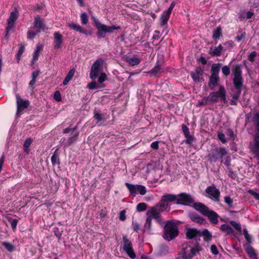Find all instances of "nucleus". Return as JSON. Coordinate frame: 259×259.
<instances>
[{"instance_id":"obj_1","label":"nucleus","mask_w":259,"mask_h":259,"mask_svg":"<svg viewBox=\"0 0 259 259\" xmlns=\"http://www.w3.org/2000/svg\"><path fill=\"white\" fill-rule=\"evenodd\" d=\"M179 231L177 225L172 221L166 222L164 228L163 238L168 241L174 239L179 235Z\"/></svg>"},{"instance_id":"obj_2","label":"nucleus","mask_w":259,"mask_h":259,"mask_svg":"<svg viewBox=\"0 0 259 259\" xmlns=\"http://www.w3.org/2000/svg\"><path fill=\"white\" fill-rule=\"evenodd\" d=\"M234 78L233 82L236 90H242L243 87V79L242 70L239 65H234L232 68Z\"/></svg>"},{"instance_id":"obj_3","label":"nucleus","mask_w":259,"mask_h":259,"mask_svg":"<svg viewBox=\"0 0 259 259\" xmlns=\"http://www.w3.org/2000/svg\"><path fill=\"white\" fill-rule=\"evenodd\" d=\"M243 234L246 241V244L244 245L245 250L249 257H255V255H257V254L254 248L250 245L252 243V237L248 234V231L246 229H243Z\"/></svg>"},{"instance_id":"obj_4","label":"nucleus","mask_w":259,"mask_h":259,"mask_svg":"<svg viewBox=\"0 0 259 259\" xmlns=\"http://www.w3.org/2000/svg\"><path fill=\"white\" fill-rule=\"evenodd\" d=\"M177 197L176 204L179 205L192 207V205L195 201L193 196L185 192L177 194Z\"/></svg>"},{"instance_id":"obj_5","label":"nucleus","mask_w":259,"mask_h":259,"mask_svg":"<svg viewBox=\"0 0 259 259\" xmlns=\"http://www.w3.org/2000/svg\"><path fill=\"white\" fill-rule=\"evenodd\" d=\"M177 198V195L166 193L161 197V200L158 203L160 205L162 210H166L168 208L169 211L170 207L168 203L173 202L176 204Z\"/></svg>"},{"instance_id":"obj_6","label":"nucleus","mask_w":259,"mask_h":259,"mask_svg":"<svg viewBox=\"0 0 259 259\" xmlns=\"http://www.w3.org/2000/svg\"><path fill=\"white\" fill-rule=\"evenodd\" d=\"M227 153V152L225 147L216 148L211 150V153L208 155L209 160L211 161L216 162L218 159H220L222 162L223 161L222 158Z\"/></svg>"},{"instance_id":"obj_7","label":"nucleus","mask_w":259,"mask_h":259,"mask_svg":"<svg viewBox=\"0 0 259 259\" xmlns=\"http://www.w3.org/2000/svg\"><path fill=\"white\" fill-rule=\"evenodd\" d=\"M119 29H120L119 26H107L98 22V37H105L107 33H111Z\"/></svg>"},{"instance_id":"obj_8","label":"nucleus","mask_w":259,"mask_h":259,"mask_svg":"<svg viewBox=\"0 0 259 259\" xmlns=\"http://www.w3.org/2000/svg\"><path fill=\"white\" fill-rule=\"evenodd\" d=\"M125 185L129 190L130 194L135 196L138 193L144 195L146 193V189L145 186L141 185H133L125 183Z\"/></svg>"},{"instance_id":"obj_9","label":"nucleus","mask_w":259,"mask_h":259,"mask_svg":"<svg viewBox=\"0 0 259 259\" xmlns=\"http://www.w3.org/2000/svg\"><path fill=\"white\" fill-rule=\"evenodd\" d=\"M205 193L211 199L214 201H219L220 196V192L218 189L216 188L214 185L207 187L205 190Z\"/></svg>"},{"instance_id":"obj_10","label":"nucleus","mask_w":259,"mask_h":259,"mask_svg":"<svg viewBox=\"0 0 259 259\" xmlns=\"http://www.w3.org/2000/svg\"><path fill=\"white\" fill-rule=\"evenodd\" d=\"M16 103H17V115L18 116H20L21 114L22 111L25 109L27 108L30 105L29 102L28 100H23L19 95V94H16Z\"/></svg>"},{"instance_id":"obj_11","label":"nucleus","mask_w":259,"mask_h":259,"mask_svg":"<svg viewBox=\"0 0 259 259\" xmlns=\"http://www.w3.org/2000/svg\"><path fill=\"white\" fill-rule=\"evenodd\" d=\"M203 69L201 67L198 66L196 69L190 72V75L194 82L198 83L204 80L203 78Z\"/></svg>"},{"instance_id":"obj_12","label":"nucleus","mask_w":259,"mask_h":259,"mask_svg":"<svg viewBox=\"0 0 259 259\" xmlns=\"http://www.w3.org/2000/svg\"><path fill=\"white\" fill-rule=\"evenodd\" d=\"M109 80L107 74L103 71H99V61H98V90L106 87L104 82Z\"/></svg>"},{"instance_id":"obj_13","label":"nucleus","mask_w":259,"mask_h":259,"mask_svg":"<svg viewBox=\"0 0 259 259\" xmlns=\"http://www.w3.org/2000/svg\"><path fill=\"white\" fill-rule=\"evenodd\" d=\"M163 62L162 61L157 60L154 67L149 71L147 72L151 77H155L158 74L163 71L162 66Z\"/></svg>"},{"instance_id":"obj_14","label":"nucleus","mask_w":259,"mask_h":259,"mask_svg":"<svg viewBox=\"0 0 259 259\" xmlns=\"http://www.w3.org/2000/svg\"><path fill=\"white\" fill-rule=\"evenodd\" d=\"M165 210H162V208L159 203H157L155 206L152 207L147 212V215L148 217H153L154 219L157 218V216L160 214V212H163Z\"/></svg>"},{"instance_id":"obj_15","label":"nucleus","mask_w":259,"mask_h":259,"mask_svg":"<svg viewBox=\"0 0 259 259\" xmlns=\"http://www.w3.org/2000/svg\"><path fill=\"white\" fill-rule=\"evenodd\" d=\"M192 207L204 216L207 214L209 210V208L206 205L201 202H195L194 201Z\"/></svg>"},{"instance_id":"obj_16","label":"nucleus","mask_w":259,"mask_h":259,"mask_svg":"<svg viewBox=\"0 0 259 259\" xmlns=\"http://www.w3.org/2000/svg\"><path fill=\"white\" fill-rule=\"evenodd\" d=\"M34 27L36 29L37 32H40L41 30L48 29L46 28L44 19L38 16L34 18Z\"/></svg>"},{"instance_id":"obj_17","label":"nucleus","mask_w":259,"mask_h":259,"mask_svg":"<svg viewBox=\"0 0 259 259\" xmlns=\"http://www.w3.org/2000/svg\"><path fill=\"white\" fill-rule=\"evenodd\" d=\"M18 17V12L15 10L11 12L10 16L8 19V29L14 28L15 22Z\"/></svg>"},{"instance_id":"obj_18","label":"nucleus","mask_w":259,"mask_h":259,"mask_svg":"<svg viewBox=\"0 0 259 259\" xmlns=\"http://www.w3.org/2000/svg\"><path fill=\"white\" fill-rule=\"evenodd\" d=\"M54 48L55 49H59L62 48L63 44V36L58 32H56L54 34Z\"/></svg>"},{"instance_id":"obj_19","label":"nucleus","mask_w":259,"mask_h":259,"mask_svg":"<svg viewBox=\"0 0 259 259\" xmlns=\"http://www.w3.org/2000/svg\"><path fill=\"white\" fill-rule=\"evenodd\" d=\"M205 216L208 218V219L212 224L216 225L218 223L219 215L214 211L209 209L207 214Z\"/></svg>"},{"instance_id":"obj_20","label":"nucleus","mask_w":259,"mask_h":259,"mask_svg":"<svg viewBox=\"0 0 259 259\" xmlns=\"http://www.w3.org/2000/svg\"><path fill=\"white\" fill-rule=\"evenodd\" d=\"M220 77L219 75H215L214 73L211 74L208 81V85L211 90H213L215 87L218 85Z\"/></svg>"},{"instance_id":"obj_21","label":"nucleus","mask_w":259,"mask_h":259,"mask_svg":"<svg viewBox=\"0 0 259 259\" xmlns=\"http://www.w3.org/2000/svg\"><path fill=\"white\" fill-rule=\"evenodd\" d=\"M200 231L196 228H188L186 230V236L187 238L191 239L194 237L199 236Z\"/></svg>"},{"instance_id":"obj_22","label":"nucleus","mask_w":259,"mask_h":259,"mask_svg":"<svg viewBox=\"0 0 259 259\" xmlns=\"http://www.w3.org/2000/svg\"><path fill=\"white\" fill-rule=\"evenodd\" d=\"M223 49V48L221 45H219L218 47H211L208 53L212 56H220Z\"/></svg>"},{"instance_id":"obj_23","label":"nucleus","mask_w":259,"mask_h":259,"mask_svg":"<svg viewBox=\"0 0 259 259\" xmlns=\"http://www.w3.org/2000/svg\"><path fill=\"white\" fill-rule=\"evenodd\" d=\"M188 217L192 222L200 224H203L205 221L204 218L195 212H190L188 214Z\"/></svg>"},{"instance_id":"obj_24","label":"nucleus","mask_w":259,"mask_h":259,"mask_svg":"<svg viewBox=\"0 0 259 259\" xmlns=\"http://www.w3.org/2000/svg\"><path fill=\"white\" fill-rule=\"evenodd\" d=\"M125 60L131 66L137 65L141 62V59L136 56L134 57L127 56L125 58Z\"/></svg>"},{"instance_id":"obj_25","label":"nucleus","mask_w":259,"mask_h":259,"mask_svg":"<svg viewBox=\"0 0 259 259\" xmlns=\"http://www.w3.org/2000/svg\"><path fill=\"white\" fill-rule=\"evenodd\" d=\"M90 77L93 80L97 78V60L95 61L91 67Z\"/></svg>"},{"instance_id":"obj_26","label":"nucleus","mask_w":259,"mask_h":259,"mask_svg":"<svg viewBox=\"0 0 259 259\" xmlns=\"http://www.w3.org/2000/svg\"><path fill=\"white\" fill-rule=\"evenodd\" d=\"M199 236H203L204 241L205 242H209L212 238L211 233L207 229H205L202 232H200Z\"/></svg>"},{"instance_id":"obj_27","label":"nucleus","mask_w":259,"mask_h":259,"mask_svg":"<svg viewBox=\"0 0 259 259\" xmlns=\"http://www.w3.org/2000/svg\"><path fill=\"white\" fill-rule=\"evenodd\" d=\"M42 50V46L41 45H37L33 55V58L31 63L34 64V62L38 59L39 53Z\"/></svg>"},{"instance_id":"obj_28","label":"nucleus","mask_w":259,"mask_h":259,"mask_svg":"<svg viewBox=\"0 0 259 259\" xmlns=\"http://www.w3.org/2000/svg\"><path fill=\"white\" fill-rule=\"evenodd\" d=\"M170 15V14L166 11L163 12L160 17L161 25L162 26L167 24Z\"/></svg>"},{"instance_id":"obj_29","label":"nucleus","mask_w":259,"mask_h":259,"mask_svg":"<svg viewBox=\"0 0 259 259\" xmlns=\"http://www.w3.org/2000/svg\"><path fill=\"white\" fill-rule=\"evenodd\" d=\"M254 140L255 141V146L256 147L254 150V154L259 157V133H257L254 136Z\"/></svg>"},{"instance_id":"obj_30","label":"nucleus","mask_w":259,"mask_h":259,"mask_svg":"<svg viewBox=\"0 0 259 259\" xmlns=\"http://www.w3.org/2000/svg\"><path fill=\"white\" fill-rule=\"evenodd\" d=\"M79 133L77 132L74 135L71 137H70L68 138L67 141L64 144L65 147H69L72 144L74 143L76 141L78 137Z\"/></svg>"},{"instance_id":"obj_31","label":"nucleus","mask_w":259,"mask_h":259,"mask_svg":"<svg viewBox=\"0 0 259 259\" xmlns=\"http://www.w3.org/2000/svg\"><path fill=\"white\" fill-rule=\"evenodd\" d=\"M75 70L74 69H71L66 76L63 82V84L64 85H66L68 83V82L70 81V80L71 79L72 77L73 76L74 74Z\"/></svg>"},{"instance_id":"obj_32","label":"nucleus","mask_w":259,"mask_h":259,"mask_svg":"<svg viewBox=\"0 0 259 259\" xmlns=\"http://www.w3.org/2000/svg\"><path fill=\"white\" fill-rule=\"evenodd\" d=\"M220 229L227 234H231L233 233V230L231 227L226 224L221 225Z\"/></svg>"},{"instance_id":"obj_33","label":"nucleus","mask_w":259,"mask_h":259,"mask_svg":"<svg viewBox=\"0 0 259 259\" xmlns=\"http://www.w3.org/2000/svg\"><path fill=\"white\" fill-rule=\"evenodd\" d=\"M32 141H33V140H32V138L29 137V138H27L25 140V141L24 143V144H23L24 150V152H25L27 154L29 153V147L30 146V145L31 144Z\"/></svg>"},{"instance_id":"obj_34","label":"nucleus","mask_w":259,"mask_h":259,"mask_svg":"<svg viewBox=\"0 0 259 259\" xmlns=\"http://www.w3.org/2000/svg\"><path fill=\"white\" fill-rule=\"evenodd\" d=\"M57 150H56L53 155L51 157V161L52 164L53 165H59L60 164V159L59 155L57 153Z\"/></svg>"},{"instance_id":"obj_35","label":"nucleus","mask_w":259,"mask_h":259,"mask_svg":"<svg viewBox=\"0 0 259 259\" xmlns=\"http://www.w3.org/2000/svg\"><path fill=\"white\" fill-rule=\"evenodd\" d=\"M122 242H123V249L131 247L133 246L131 240H130L126 235H123L122 237Z\"/></svg>"},{"instance_id":"obj_36","label":"nucleus","mask_w":259,"mask_h":259,"mask_svg":"<svg viewBox=\"0 0 259 259\" xmlns=\"http://www.w3.org/2000/svg\"><path fill=\"white\" fill-rule=\"evenodd\" d=\"M222 35V28L218 27L213 32L212 38L214 40H218Z\"/></svg>"},{"instance_id":"obj_37","label":"nucleus","mask_w":259,"mask_h":259,"mask_svg":"<svg viewBox=\"0 0 259 259\" xmlns=\"http://www.w3.org/2000/svg\"><path fill=\"white\" fill-rule=\"evenodd\" d=\"M221 65L219 63L213 64L211 68L210 73L211 74L213 73L215 75H219V73L220 70Z\"/></svg>"},{"instance_id":"obj_38","label":"nucleus","mask_w":259,"mask_h":259,"mask_svg":"<svg viewBox=\"0 0 259 259\" xmlns=\"http://www.w3.org/2000/svg\"><path fill=\"white\" fill-rule=\"evenodd\" d=\"M123 251H125L126 254L128 255L129 257H130L132 259H134L136 258V254L134 251V249L133 248V246L131 247H127L126 248L123 249Z\"/></svg>"},{"instance_id":"obj_39","label":"nucleus","mask_w":259,"mask_h":259,"mask_svg":"<svg viewBox=\"0 0 259 259\" xmlns=\"http://www.w3.org/2000/svg\"><path fill=\"white\" fill-rule=\"evenodd\" d=\"M69 27L77 31H79L81 33H84V30L81 28V27L77 24L72 23L69 25Z\"/></svg>"},{"instance_id":"obj_40","label":"nucleus","mask_w":259,"mask_h":259,"mask_svg":"<svg viewBox=\"0 0 259 259\" xmlns=\"http://www.w3.org/2000/svg\"><path fill=\"white\" fill-rule=\"evenodd\" d=\"M217 94V93L211 92L209 94L208 97H207V100L209 101L212 102L213 103H215L218 102V97L216 96Z\"/></svg>"},{"instance_id":"obj_41","label":"nucleus","mask_w":259,"mask_h":259,"mask_svg":"<svg viewBox=\"0 0 259 259\" xmlns=\"http://www.w3.org/2000/svg\"><path fill=\"white\" fill-rule=\"evenodd\" d=\"M147 208V204L145 203H139L137 205V210L138 212H141L145 210Z\"/></svg>"},{"instance_id":"obj_42","label":"nucleus","mask_w":259,"mask_h":259,"mask_svg":"<svg viewBox=\"0 0 259 259\" xmlns=\"http://www.w3.org/2000/svg\"><path fill=\"white\" fill-rule=\"evenodd\" d=\"M2 244L10 252H12L14 250V245L9 242H4Z\"/></svg>"},{"instance_id":"obj_43","label":"nucleus","mask_w":259,"mask_h":259,"mask_svg":"<svg viewBox=\"0 0 259 259\" xmlns=\"http://www.w3.org/2000/svg\"><path fill=\"white\" fill-rule=\"evenodd\" d=\"M9 222H11V225L12 229L15 231L18 224V220L17 219H12L11 218H8Z\"/></svg>"},{"instance_id":"obj_44","label":"nucleus","mask_w":259,"mask_h":259,"mask_svg":"<svg viewBox=\"0 0 259 259\" xmlns=\"http://www.w3.org/2000/svg\"><path fill=\"white\" fill-rule=\"evenodd\" d=\"M152 219L151 217H148L144 224V228L145 229L150 230L151 227Z\"/></svg>"},{"instance_id":"obj_45","label":"nucleus","mask_w":259,"mask_h":259,"mask_svg":"<svg viewBox=\"0 0 259 259\" xmlns=\"http://www.w3.org/2000/svg\"><path fill=\"white\" fill-rule=\"evenodd\" d=\"M230 224L239 232H241L242 231L241 225L239 223H238L234 221H231L230 222Z\"/></svg>"},{"instance_id":"obj_46","label":"nucleus","mask_w":259,"mask_h":259,"mask_svg":"<svg viewBox=\"0 0 259 259\" xmlns=\"http://www.w3.org/2000/svg\"><path fill=\"white\" fill-rule=\"evenodd\" d=\"M81 23L85 25L88 22V16L86 13H82L80 16Z\"/></svg>"},{"instance_id":"obj_47","label":"nucleus","mask_w":259,"mask_h":259,"mask_svg":"<svg viewBox=\"0 0 259 259\" xmlns=\"http://www.w3.org/2000/svg\"><path fill=\"white\" fill-rule=\"evenodd\" d=\"M99 61V71H103L104 68H107V64L106 62L102 59H98Z\"/></svg>"},{"instance_id":"obj_48","label":"nucleus","mask_w":259,"mask_h":259,"mask_svg":"<svg viewBox=\"0 0 259 259\" xmlns=\"http://www.w3.org/2000/svg\"><path fill=\"white\" fill-rule=\"evenodd\" d=\"M24 49H25V48L23 46L21 45L20 47H19L18 52L17 54V60L18 62L20 61V60L21 59V57L23 53L24 52Z\"/></svg>"},{"instance_id":"obj_49","label":"nucleus","mask_w":259,"mask_h":259,"mask_svg":"<svg viewBox=\"0 0 259 259\" xmlns=\"http://www.w3.org/2000/svg\"><path fill=\"white\" fill-rule=\"evenodd\" d=\"M168 252V248L167 246H161L159 250L160 255H165Z\"/></svg>"},{"instance_id":"obj_50","label":"nucleus","mask_w":259,"mask_h":259,"mask_svg":"<svg viewBox=\"0 0 259 259\" xmlns=\"http://www.w3.org/2000/svg\"><path fill=\"white\" fill-rule=\"evenodd\" d=\"M214 93H217L216 96L218 97V99H219V98H221L222 96H224L225 89L223 86H221L219 91L218 92H214Z\"/></svg>"},{"instance_id":"obj_51","label":"nucleus","mask_w":259,"mask_h":259,"mask_svg":"<svg viewBox=\"0 0 259 259\" xmlns=\"http://www.w3.org/2000/svg\"><path fill=\"white\" fill-rule=\"evenodd\" d=\"M182 128L185 137H187L188 136H190L189 129L185 124H183L182 125Z\"/></svg>"},{"instance_id":"obj_52","label":"nucleus","mask_w":259,"mask_h":259,"mask_svg":"<svg viewBox=\"0 0 259 259\" xmlns=\"http://www.w3.org/2000/svg\"><path fill=\"white\" fill-rule=\"evenodd\" d=\"M132 226L134 231L136 232H138L141 229L140 225L136 221H133Z\"/></svg>"},{"instance_id":"obj_53","label":"nucleus","mask_w":259,"mask_h":259,"mask_svg":"<svg viewBox=\"0 0 259 259\" xmlns=\"http://www.w3.org/2000/svg\"><path fill=\"white\" fill-rule=\"evenodd\" d=\"M222 71L223 74L226 76L230 74V69L227 65H225L222 67Z\"/></svg>"},{"instance_id":"obj_54","label":"nucleus","mask_w":259,"mask_h":259,"mask_svg":"<svg viewBox=\"0 0 259 259\" xmlns=\"http://www.w3.org/2000/svg\"><path fill=\"white\" fill-rule=\"evenodd\" d=\"M227 170H228V175L229 177H230L233 179H235L237 177L236 174L234 171H233V170H232V169L231 168L228 167L227 168Z\"/></svg>"},{"instance_id":"obj_55","label":"nucleus","mask_w":259,"mask_h":259,"mask_svg":"<svg viewBox=\"0 0 259 259\" xmlns=\"http://www.w3.org/2000/svg\"><path fill=\"white\" fill-rule=\"evenodd\" d=\"M254 121L257 130L259 132V112L255 113L254 117Z\"/></svg>"},{"instance_id":"obj_56","label":"nucleus","mask_w":259,"mask_h":259,"mask_svg":"<svg viewBox=\"0 0 259 259\" xmlns=\"http://www.w3.org/2000/svg\"><path fill=\"white\" fill-rule=\"evenodd\" d=\"M218 137L219 139L224 144L227 142V140L224 134L222 133H219L218 134Z\"/></svg>"},{"instance_id":"obj_57","label":"nucleus","mask_w":259,"mask_h":259,"mask_svg":"<svg viewBox=\"0 0 259 259\" xmlns=\"http://www.w3.org/2000/svg\"><path fill=\"white\" fill-rule=\"evenodd\" d=\"M224 201L229 205V207H232L233 200L229 196H226L224 197Z\"/></svg>"},{"instance_id":"obj_58","label":"nucleus","mask_w":259,"mask_h":259,"mask_svg":"<svg viewBox=\"0 0 259 259\" xmlns=\"http://www.w3.org/2000/svg\"><path fill=\"white\" fill-rule=\"evenodd\" d=\"M226 135L229 136L232 140H234L235 138L233 131L231 128H228L227 130Z\"/></svg>"},{"instance_id":"obj_59","label":"nucleus","mask_w":259,"mask_h":259,"mask_svg":"<svg viewBox=\"0 0 259 259\" xmlns=\"http://www.w3.org/2000/svg\"><path fill=\"white\" fill-rule=\"evenodd\" d=\"M256 52L255 51H253L251 52L248 56V60L251 62H254V58L256 56Z\"/></svg>"},{"instance_id":"obj_60","label":"nucleus","mask_w":259,"mask_h":259,"mask_svg":"<svg viewBox=\"0 0 259 259\" xmlns=\"http://www.w3.org/2000/svg\"><path fill=\"white\" fill-rule=\"evenodd\" d=\"M234 45V42L231 40L226 41L224 44V45L226 47V50L230 48H232Z\"/></svg>"},{"instance_id":"obj_61","label":"nucleus","mask_w":259,"mask_h":259,"mask_svg":"<svg viewBox=\"0 0 259 259\" xmlns=\"http://www.w3.org/2000/svg\"><path fill=\"white\" fill-rule=\"evenodd\" d=\"M186 138L185 143L188 145H191L192 142L195 140L194 137L191 135L186 137Z\"/></svg>"},{"instance_id":"obj_62","label":"nucleus","mask_w":259,"mask_h":259,"mask_svg":"<svg viewBox=\"0 0 259 259\" xmlns=\"http://www.w3.org/2000/svg\"><path fill=\"white\" fill-rule=\"evenodd\" d=\"M109 117L108 115H102L98 113V122L100 121H104Z\"/></svg>"},{"instance_id":"obj_63","label":"nucleus","mask_w":259,"mask_h":259,"mask_svg":"<svg viewBox=\"0 0 259 259\" xmlns=\"http://www.w3.org/2000/svg\"><path fill=\"white\" fill-rule=\"evenodd\" d=\"M54 99L58 101L59 102L61 100V96L60 93L59 91H56L54 94Z\"/></svg>"},{"instance_id":"obj_64","label":"nucleus","mask_w":259,"mask_h":259,"mask_svg":"<svg viewBox=\"0 0 259 259\" xmlns=\"http://www.w3.org/2000/svg\"><path fill=\"white\" fill-rule=\"evenodd\" d=\"M241 90H236V91L235 92V93L233 94V96H232V99L233 100H237L240 94H241Z\"/></svg>"}]
</instances>
